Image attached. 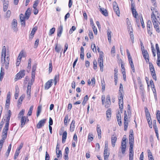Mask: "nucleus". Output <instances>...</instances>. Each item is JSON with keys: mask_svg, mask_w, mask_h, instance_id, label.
<instances>
[{"mask_svg": "<svg viewBox=\"0 0 160 160\" xmlns=\"http://www.w3.org/2000/svg\"><path fill=\"white\" fill-rule=\"evenodd\" d=\"M151 18L153 23L154 21H157V18L155 15L154 14V12H152L151 13Z\"/></svg>", "mask_w": 160, "mask_h": 160, "instance_id": "nucleus-32", "label": "nucleus"}, {"mask_svg": "<svg viewBox=\"0 0 160 160\" xmlns=\"http://www.w3.org/2000/svg\"><path fill=\"white\" fill-rule=\"evenodd\" d=\"M89 37L91 39L93 38V34L92 31H89Z\"/></svg>", "mask_w": 160, "mask_h": 160, "instance_id": "nucleus-60", "label": "nucleus"}, {"mask_svg": "<svg viewBox=\"0 0 160 160\" xmlns=\"http://www.w3.org/2000/svg\"><path fill=\"white\" fill-rule=\"evenodd\" d=\"M42 106H39L38 107L37 111V116L38 117L41 111Z\"/></svg>", "mask_w": 160, "mask_h": 160, "instance_id": "nucleus-34", "label": "nucleus"}, {"mask_svg": "<svg viewBox=\"0 0 160 160\" xmlns=\"http://www.w3.org/2000/svg\"><path fill=\"white\" fill-rule=\"evenodd\" d=\"M28 118L26 116H22L21 117V124L20 125V127L22 128L24 125L25 124L26 122L27 121V118Z\"/></svg>", "mask_w": 160, "mask_h": 160, "instance_id": "nucleus-13", "label": "nucleus"}, {"mask_svg": "<svg viewBox=\"0 0 160 160\" xmlns=\"http://www.w3.org/2000/svg\"><path fill=\"white\" fill-rule=\"evenodd\" d=\"M142 52L144 58L146 60L147 62H149V56L147 51L143 52Z\"/></svg>", "mask_w": 160, "mask_h": 160, "instance_id": "nucleus-11", "label": "nucleus"}, {"mask_svg": "<svg viewBox=\"0 0 160 160\" xmlns=\"http://www.w3.org/2000/svg\"><path fill=\"white\" fill-rule=\"evenodd\" d=\"M9 123H8V122H6L5 126L3 130V132H7L8 130Z\"/></svg>", "mask_w": 160, "mask_h": 160, "instance_id": "nucleus-31", "label": "nucleus"}, {"mask_svg": "<svg viewBox=\"0 0 160 160\" xmlns=\"http://www.w3.org/2000/svg\"><path fill=\"white\" fill-rule=\"evenodd\" d=\"M62 49L61 47V46H59L58 47V44H56L55 45V49L56 51L59 53L61 50Z\"/></svg>", "mask_w": 160, "mask_h": 160, "instance_id": "nucleus-33", "label": "nucleus"}, {"mask_svg": "<svg viewBox=\"0 0 160 160\" xmlns=\"http://www.w3.org/2000/svg\"><path fill=\"white\" fill-rule=\"evenodd\" d=\"M25 75V71L24 70H22L20 71L16 75L17 78L18 79L21 78L23 77Z\"/></svg>", "mask_w": 160, "mask_h": 160, "instance_id": "nucleus-9", "label": "nucleus"}, {"mask_svg": "<svg viewBox=\"0 0 160 160\" xmlns=\"http://www.w3.org/2000/svg\"><path fill=\"white\" fill-rule=\"evenodd\" d=\"M92 134L89 133L88 136V139L90 140V141H92L93 140V138L92 137Z\"/></svg>", "mask_w": 160, "mask_h": 160, "instance_id": "nucleus-59", "label": "nucleus"}, {"mask_svg": "<svg viewBox=\"0 0 160 160\" xmlns=\"http://www.w3.org/2000/svg\"><path fill=\"white\" fill-rule=\"evenodd\" d=\"M147 28H148L149 29L152 28V23L150 20H148L147 22Z\"/></svg>", "mask_w": 160, "mask_h": 160, "instance_id": "nucleus-40", "label": "nucleus"}, {"mask_svg": "<svg viewBox=\"0 0 160 160\" xmlns=\"http://www.w3.org/2000/svg\"><path fill=\"white\" fill-rule=\"evenodd\" d=\"M76 28L75 27V26H72L70 30L69 33L70 34H72L73 32L76 30Z\"/></svg>", "mask_w": 160, "mask_h": 160, "instance_id": "nucleus-48", "label": "nucleus"}, {"mask_svg": "<svg viewBox=\"0 0 160 160\" xmlns=\"http://www.w3.org/2000/svg\"><path fill=\"white\" fill-rule=\"evenodd\" d=\"M68 118V115H67L65 117L64 119V123L65 125H67Z\"/></svg>", "mask_w": 160, "mask_h": 160, "instance_id": "nucleus-55", "label": "nucleus"}, {"mask_svg": "<svg viewBox=\"0 0 160 160\" xmlns=\"http://www.w3.org/2000/svg\"><path fill=\"white\" fill-rule=\"evenodd\" d=\"M103 53L102 52H100V53L99 57L98 59V61H103Z\"/></svg>", "mask_w": 160, "mask_h": 160, "instance_id": "nucleus-46", "label": "nucleus"}, {"mask_svg": "<svg viewBox=\"0 0 160 160\" xmlns=\"http://www.w3.org/2000/svg\"><path fill=\"white\" fill-rule=\"evenodd\" d=\"M24 97H25L24 95H22L19 98L18 100V107H20V105L22 104V101L23 100V99Z\"/></svg>", "mask_w": 160, "mask_h": 160, "instance_id": "nucleus-27", "label": "nucleus"}, {"mask_svg": "<svg viewBox=\"0 0 160 160\" xmlns=\"http://www.w3.org/2000/svg\"><path fill=\"white\" fill-rule=\"evenodd\" d=\"M52 79H50L45 84V89L48 90L49 89L52 85Z\"/></svg>", "mask_w": 160, "mask_h": 160, "instance_id": "nucleus-10", "label": "nucleus"}, {"mask_svg": "<svg viewBox=\"0 0 160 160\" xmlns=\"http://www.w3.org/2000/svg\"><path fill=\"white\" fill-rule=\"evenodd\" d=\"M129 63L130 64V66L133 72H134L135 70L134 68V66L133 63V62H129Z\"/></svg>", "mask_w": 160, "mask_h": 160, "instance_id": "nucleus-51", "label": "nucleus"}, {"mask_svg": "<svg viewBox=\"0 0 160 160\" xmlns=\"http://www.w3.org/2000/svg\"><path fill=\"white\" fill-rule=\"evenodd\" d=\"M147 31L148 33L149 34L150 36H151L152 34V28L150 29L148 28H147Z\"/></svg>", "mask_w": 160, "mask_h": 160, "instance_id": "nucleus-63", "label": "nucleus"}, {"mask_svg": "<svg viewBox=\"0 0 160 160\" xmlns=\"http://www.w3.org/2000/svg\"><path fill=\"white\" fill-rule=\"evenodd\" d=\"M134 137L133 136H129V144L130 146H133L134 144Z\"/></svg>", "mask_w": 160, "mask_h": 160, "instance_id": "nucleus-21", "label": "nucleus"}, {"mask_svg": "<svg viewBox=\"0 0 160 160\" xmlns=\"http://www.w3.org/2000/svg\"><path fill=\"white\" fill-rule=\"evenodd\" d=\"M133 147L130 146L129 154V159H133Z\"/></svg>", "mask_w": 160, "mask_h": 160, "instance_id": "nucleus-14", "label": "nucleus"}, {"mask_svg": "<svg viewBox=\"0 0 160 160\" xmlns=\"http://www.w3.org/2000/svg\"><path fill=\"white\" fill-rule=\"evenodd\" d=\"M25 75V71L24 70H22L20 71L16 75L17 78L18 79L21 78L23 77Z\"/></svg>", "mask_w": 160, "mask_h": 160, "instance_id": "nucleus-8", "label": "nucleus"}, {"mask_svg": "<svg viewBox=\"0 0 160 160\" xmlns=\"http://www.w3.org/2000/svg\"><path fill=\"white\" fill-rule=\"evenodd\" d=\"M126 142H124L123 141H122V154H124L125 152L126 147Z\"/></svg>", "mask_w": 160, "mask_h": 160, "instance_id": "nucleus-19", "label": "nucleus"}, {"mask_svg": "<svg viewBox=\"0 0 160 160\" xmlns=\"http://www.w3.org/2000/svg\"><path fill=\"white\" fill-rule=\"evenodd\" d=\"M37 30V28H34L31 32V35L32 37H33L34 34H35V33L36 32Z\"/></svg>", "mask_w": 160, "mask_h": 160, "instance_id": "nucleus-49", "label": "nucleus"}, {"mask_svg": "<svg viewBox=\"0 0 160 160\" xmlns=\"http://www.w3.org/2000/svg\"><path fill=\"white\" fill-rule=\"evenodd\" d=\"M105 103V107L106 108H108L109 107L111 104V101L110 96L109 95L107 96Z\"/></svg>", "mask_w": 160, "mask_h": 160, "instance_id": "nucleus-12", "label": "nucleus"}, {"mask_svg": "<svg viewBox=\"0 0 160 160\" xmlns=\"http://www.w3.org/2000/svg\"><path fill=\"white\" fill-rule=\"evenodd\" d=\"M111 32H109V31H108L107 32L108 39V42L109 43H110L111 42Z\"/></svg>", "mask_w": 160, "mask_h": 160, "instance_id": "nucleus-44", "label": "nucleus"}, {"mask_svg": "<svg viewBox=\"0 0 160 160\" xmlns=\"http://www.w3.org/2000/svg\"><path fill=\"white\" fill-rule=\"evenodd\" d=\"M34 81V80H33L32 82H29L28 83V85L27 87V95L29 96H30L31 87L32 85L33 84Z\"/></svg>", "mask_w": 160, "mask_h": 160, "instance_id": "nucleus-7", "label": "nucleus"}, {"mask_svg": "<svg viewBox=\"0 0 160 160\" xmlns=\"http://www.w3.org/2000/svg\"><path fill=\"white\" fill-rule=\"evenodd\" d=\"M34 2V3L33 5V8H37V7L38 4L39 2L38 0H36Z\"/></svg>", "mask_w": 160, "mask_h": 160, "instance_id": "nucleus-50", "label": "nucleus"}, {"mask_svg": "<svg viewBox=\"0 0 160 160\" xmlns=\"http://www.w3.org/2000/svg\"><path fill=\"white\" fill-rule=\"evenodd\" d=\"M52 61L51 60H50L49 63V72L50 73L52 71Z\"/></svg>", "mask_w": 160, "mask_h": 160, "instance_id": "nucleus-38", "label": "nucleus"}, {"mask_svg": "<svg viewBox=\"0 0 160 160\" xmlns=\"http://www.w3.org/2000/svg\"><path fill=\"white\" fill-rule=\"evenodd\" d=\"M145 113L146 117H150V114L147 108L145 107Z\"/></svg>", "mask_w": 160, "mask_h": 160, "instance_id": "nucleus-39", "label": "nucleus"}, {"mask_svg": "<svg viewBox=\"0 0 160 160\" xmlns=\"http://www.w3.org/2000/svg\"><path fill=\"white\" fill-rule=\"evenodd\" d=\"M3 62L4 63V64H5V68L6 69H7L8 68V65L9 64V62H7L6 61H3ZM4 65V64H2V66Z\"/></svg>", "mask_w": 160, "mask_h": 160, "instance_id": "nucleus-47", "label": "nucleus"}, {"mask_svg": "<svg viewBox=\"0 0 160 160\" xmlns=\"http://www.w3.org/2000/svg\"><path fill=\"white\" fill-rule=\"evenodd\" d=\"M101 84H102V91H104L105 90V82L104 81H101Z\"/></svg>", "mask_w": 160, "mask_h": 160, "instance_id": "nucleus-52", "label": "nucleus"}, {"mask_svg": "<svg viewBox=\"0 0 160 160\" xmlns=\"http://www.w3.org/2000/svg\"><path fill=\"white\" fill-rule=\"evenodd\" d=\"M153 24L154 26V28L156 29V31L158 33L160 32V30H159V26L158 23V22L157 21H154Z\"/></svg>", "mask_w": 160, "mask_h": 160, "instance_id": "nucleus-16", "label": "nucleus"}, {"mask_svg": "<svg viewBox=\"0 0 160 160\" xmlns=\"http://www.w3.org/2000/svg\"><path fill=\"white\" fill-rule=\"evenodd\" d=\"M99 125L98 124L97 127V132L98 138L100 139L101 138V130L100 129V127H99Z\"/></svg>", "mask_w": 160, "mask_h": 160, "instance_id": "nucleus-22", "label": "nucleus"}, {"mask_svg": "<svg viewBox=\"0 0 160 160\" xmlns=\"http://www.w3.org/2000/svg\"><path fill=\"white\" fill-rule=\"evenodd\" d=\"M113 9L114 11L118 17L120 16V11L118 6L116 2H113Z\"/></svg>", "mask_w": 160, "mask_h": 160, "instance_id": "nucleus-3", "label": "nucleus"}, {"mask_svg": "<svg viewBox=\"0 0 160 160\" xmlns=\"http://www.w3.org/2000/svg\"><path fill=\"white\" fill-rule=\"evenodd\" d=\"M46 119H44L40 120L37 125V128L39 129L43 126L46 123Z\"/></svg>", "mask_w": 160, "mask_h": 160, "instance_id": "nucleus-4", "label": "nucleus"}, {"mask_svg": "<svg viewBox=\"0 0 160 160\" xmlns=\"http://www.w3.org/2000/svg\"><path fill=\"white\" fill-rule=\"evenodd\" d=\"M140 19L141 21V23L142 24V28H144L145 27V26H144V22H143V18H142V16H141V17H140Z\"/></svg>", "mask_w": 160, "mask_h": 160, "instance_id": "nucleus-53", "label": "nucleus"}, {"mask_svg": "<svg viewBox=\"0 0 160 160\" xmlns=\"http://www.w3.org/2000/svg\"><path fill=\"white\" fill-rule=\"evenodd\" d=\"M93 30L95 34L96 35L97 33V28H96L95 26H93L92 27Z\"/></svg>", "mask_w": 160, "mask_h": 160, "instance_id": "nucleus-64", "label": "nucleus"}, {"mask_svg": "<svg viewBox=\"0 0 160 160\" xmlns=\"http://www.w3.org/2000/svg\"><path fill=\"white\" fill-rule=\"evenodd\" d=\"M119 104L123 103L122 93L121 91L119 92V96L118 97Z\"/></svg>", "mask_w": 160, "mask_h": 160, "instance_id": "nucleus-24", "label": "nucleus"}, {"mask_svg": "<svg viewBox=\"0 0 160 160\" xmlns=\"http://www.w3.org/2000/svg\"><path fill=\"white\" fill-rule=\"evenodd\" d=\"M58 151V152H57V151H56L57 157L58 158H61L62 157V152L61 150H60Z\"/></svg>", "mask_w": 160, "mask_h": 160, "instance_id": "nucleus-43", "label": "nucleus"}, {"mask_svg": "<svg viewBox=\"0 0 160 160\" xmlns=\"http://www.w3.org/2000/svg\"><path fill=\"white\" fill-rule=\"evenodd\" d=\"M31 58H29L28 60V66L27 68L28 69H30L31 68Z\"/></svg>", "mask_w": 160, "mask_h": 160, "instance_id": "nucleus-58", "label": "nucleus"}, {"mask_svg": "<svg viewBox=\"0 0 160 160\" xmlns=\"http://www.w3.org/2000/svg\"><path fill=\"white\" fill-rule=\"evenodd\" d=\"M75 121L74 120H73L71 124L70 128V130L71 132H73L74 130V129L75 127Z\"/></svg>", "mask_w": 160, "mask_h": 160, "instance_id": "nucleus-28", "label": "nucleus"}, {"mask_svg": "<svg viewBox=\"0 0 160 160\" xmlns=\"http://www.w3.org/2000/svg\"><path fill=\"white\" fill-rule=\"evenodd\" d=\"M55 29L54 28H52L51 29L49 30V35H51L53 34L55 32Z\"/></svg>", "mask_w": 160, "mask_h": 160, "instance_id": "nucleus-45", "label": "nucleus"}, {"mask_svg": "<svg viewBox=\"0 0 160 160\" xmlns=\"http://www.w3.org/2000/svg\"><path fill=\"white\" fill-rule=\"evenodd\" d=\"M100 11L105 16L107 17L108 16V13L107 12V11L106 9H105L104 8H100Z\"/></svg>", "mask_w": 160, "mask_h": 160, "instance_id": "nucleus-26", "label": "nucleus"}, {"mask_svg": "<svg viewBox=\"0 0 160 160\" xmlns=\"http://www.w3.org/2000/svg\"><path fill=\"white\" fill-rule=\"evenodd\" d=\"M19 17L21 25H23L24 27H25L26 25L25 20L26 18L25 16H24V15L22 13L20 14Z\"/></svg>", "mask_w": 160, "mask_h": 160, "instance_id": "nucleus-5", "label": "nucleus"}, {"mask_svg": "<svg viewBox=\"0 0 160 160\" xmlns=\"http://www.w3.org/2000/svg\"><path fill=\"white\" fill-rule=\"evenodd\" d=\"M127 28L128 32H130V33L132 32H133V30L132 26L131 24H129V25H128Z\"/></svg>", "mask_w": 160, "mask_h": 160, "instance_id": "nucleus-42", "label": "nucleus"}, {"mask_svg": "<svg viewBox=\"0 0 160 160\" xmlns=\"http://www.w3.org/2000/svg\"><path fill=\"white\" fill-rule=\"evenodd\" d=\"M88 99V95H86L84 97V100H83V101L82 103V104L83 106H84L85 105L86 102L87 101Z\"/></svg>", "mask_w": 160, "mask_h": 160, "instance_id": "nucleus-35", "label": "nucleus"}, {"mask_svg": "<svg viewBox=\"0 0 160 160\" xmlns=\"http://www.w3.org/2000/svg\"><path fill=\"white\" fill-rule=\"evenodd\" d=\"M6 47L5 46H4L2 48V51L1 63H2V64H4L3 60V61H6L8 62H9V58L8 56H7L6 59Z\"/></svg>", "mask_w": 160, "mask_h": 160, "instance_id": "nucleus-1", "label": "nucleus"}, {"mask_svg": "<svg viewBox=\"0 0 160 160\" xmlns=\"http://www.w3.org/2000/svg\"><path fill=\"white\" fill-rule=\"evenodd\" d=\"M117 119L119 125L120 126H121L122 125L121 117L120 113L119 112L117 115Z\"/></svg>", "mask_w": 160, "mask_h": 160, "instance_id": "nucleus-17", "label": "nucleus"}, {"mask_svg": "<svg viewBox=\"0 0 160 160\" xmlns=\"http://www.w3.org/2000/svg\"><path fill=\"white\" fill-rule=\"evenodd\" d=\"M98 62L99 66L100 67V70L102 72L103 71V61H98Z\"/></svg>", "mask_w": 160, "mask_h": 160, "instance_id": "nucleus-30", "label": "nucleus"}, {"mask_svg": "<svg viewBox=\"0 0 160 160\" xmlns=\"http://www.w3.org/2000/svg\"><path fill=\"white\" fill-rule=\"evenodd\" d=\"M149 69L151 72V74L152 76L153 79L155 81H156L157 77L156 76L155 71L153 65L150 62H149Z\"/></svg>", "mask_w": 160, "mask_h": 160, "instance_id": "nucleus-2", "label": "nucleus"}, {"mask_svg": "<svg viewBox=\"0 0 160 160\" xmlns=\"http://www.w3.org/2000/svg\"><path fill=\"white\" fill-rule=\"evenodd\" d=\"M31 14V10L29 8H28L27 10L26 11L25 13V17L26 19H28L29 18Z\"/></svg>", "mask_w": 160, "mask_h": 160, "instance_id": "nucleus-15", "label": "nucleus"}, {"mask_svg": "<svg viewBox=\"0 0 160 160\" xmlns=\"http://www.w3.org/2000/svg\"><path fill=\"white\" fill-rule=\"evenodd\" d=\"M123 103H120V104H119V108L120 109L121 112V113H122V112L123 111Z\"/></svg>", "mask_w": 160, "mask_h": 160, "instance_id": "nucleus-62", "label": "nucleus"}, {"mask_svg": "<svg viewBox=\"0 0 160 160\" xmlns=\"http://www.w3.org/2000/svg\"><path fill=\"white\" fill-rule=\"evenodd\" d=\"M91 48L92 49V51L94 52H96V46L95 44H93V47H92V45H91Z\"/></svg>", "mask_w": 160, "mask_h": 160, "instance_id": "nucleus-61", "label": "nucleus"}, {"mask_svg": "<svg viewBox=\"0 0 160 160\" xmlns=\"http://www.w3.org/2000/svg\"><path fill=\"white\" fill-rule=\"evenodd\" d=\"M17 24V21L16 19H13L12 23V27L15 31H17L18 30Z\"/></svg>", "mask_w": 160, "mask_h": 160, "instance_id": "nucleus-6", "label": "nucleus"}, {"mask_svg": "<svg viewBox=\"0 0 160 160\" xmlns=\"http://www.w3.org/2000/svg\"><path fill=\"white\" fill-rule=\"evenodd\" d=\"M128 121H124V131H126L128 127Z\"/></svg>", "mask_w": 160, "mask_h": 160, "instance_id": "nucleus-36", "label": "nucleus"}, {"mask_svg": "<svg viewBox=\"0 0 160 160\" xmlns=\"http://www.w3.org/2000/svg\"><path fill=\"white\" fill-rule=\"evenodd\" d=\"M117 140V138L114 135H113L111 138L112 145L113 147H114L115 145V143Z\"/></svg>", "mask_w": 160, "mask_h": 160, "instance_id": "nucleus-23", "label": "nucleus"}, {"mask_svg": "<svg viewBox=\"0 0 160 160\" xmlns=\"http://www.w3.org/2000/svg\"><path fill=\"white\" fill-rule=\"evenodd\" d=\"M106 114L107 118H108L107 120L109 121V118H110L111 117V108H109L107 110L106 112Z\"/></svg>", "mask_w": 160, "mask_h": 160, "instance_id": "nucleus-25", "label": "nucleus"}, {"mask_svg": "<svg viewBox=\"0 0 160 160\" xmlns=\"http://www.w3.org/2000/svg\"><path fill=\"white\" fill-rule=\"evenodd\" d=\"M50 156L49 154L46 151L45 153V160H49Z\"/></svg>", "mask_w": 160, "mask_h": 160, "instance_id": "nucleus-56", "label": "nucleus"}, {"mask_svg": "<svg viewBox=\"0 0 160 160\" xmlns=\"http://www.w3.org/2000/svg\"><path fill=\"white\" fill-rule=\"evenodd\" d=\"M25 112V110L22 109L19 113L18 118H20L21 117L23 116V115Z\"/></svg>", "mask_w": 160, "mask_h": 160, "instance_id": "nucleus-41", "label": "nucleus"}, {"mask_svg": "<svg viewBox=\"0 0 160 160\" xmlns=\"http://www.w3.org/2000/svg\"><path fill=\"white\" fill-rule=\"evenodd\" d=\"M67 132L66 131H64L62 136V142L63 143H64L66 141V139L67 138Z\"/></svg>", "mask_w": 160, "mask_h": 160, "instance_id": "nucleus-29", "label": "nucleus"}, {"mask_svg": "<svg viewBox=\"0 0 160 160\" xmlns=\"http://www.w3.org/2000/svg\"><path fill=\"white\" fill-rule=\"evenodd\" d=\"M7 134V132H2V139L5 140L6 138Z\"/></svg>", "mask_w": 160, "mask_h": 160, "instance_id": "nucleus-57", "label": "nucleus"}, {"mask_svg": "<svg viewBox=\"0 0 160 160\" xmlns=\"http://www.w3.org/2000/svg\"><path fill=\"white\" fill-rule=\"evenodd\" d=\"M33 106H32L30 107L29 110L28 111V114H27V115L28 116H31L32 115V112L33 109Z\"/></svg>", "mask_w": 160, "mask_h": 160, "instance_id": "nucleus-37", "label": "nucleus"}, {"mask_svg": "<svg viewBox=\"0 0 160 160\" xmlns=\"http://www.w3.org/2000/svg\"><path fill=\"white\" fill-rule=\"evenodd\" d=\"M93 69L94 70H96L97 68V63L96 60H94L93 62Z\"/></svg>", "mask_w": 160, "mask_h": 160, "instance_id": "nucleus-54", "label": "nucleus"}, {"mask_svg": "<svg viewBox=\"0 0 160 160\" xmlns=\"http://www.w3.org/2000/svg\"><path fill=\"white\" fill-rule=\"evenodd\" d=\"M63 31V26L62 25H60L58 28L57 32V36L60 37L61 36V35Z\"/></svg>", "mask_w": 160, "mask_h": 160, "instance_id": "nucleus-18", "label": "nucleus"}, {"mask_svg": "<svg viewBox=\"0 0 160 160\" xmlns=\"http://www.w3.org/2000/svg\"><path fill=\"white\" fill-rule=\"evenodd\" d=\"M110 154L109 152H108V150H104V160H108Z\"/></svg>", "mask_w": 160, "mask_h": 160, "instance_id": "nucleus-20", "label": "nucleus"}]
</instances>
